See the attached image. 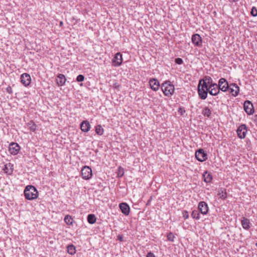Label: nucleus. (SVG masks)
<instances>
[{"instance_id":"f8f14e48","label":"nucleus","mask_w":257,"mask_h":257,"mask_svg":"<svg viewBox=\"0 0 257 257\" xmlns=\"http://www.w3.org/2000/svg\"><path fill=\"white\" fill-rule=\"evenodd\" d=\"M21 80L22 83L25 86H28L31 81V77L28 73H24L21 75Z\"/></svg>"},{"instance_id":"f3484780","label":"nucleus","mask_w":257,"mask_h":257,"mask_svg":"<svg viewBox=\"0 0 257 257\" xmlns=\"http://www.w3.org/2000/svg\"><path fill=\"white\" fill-rule=\"evenodd\" d=\"M13 166H14L12 164L9 163L5 165V167L3 169V170L4 171L6 174L9 175H11L13 174Z\"/></svg>"},{"instance_id":"c85d7f7f","label":"nucleus","mask_w":257,"mask_h":257,"mask_svg":"<svg viewBox=\"0 0 257 257\" xmlns=\"http://www.w3.org/2000/svg\"><path fill=\"white\" fill-rule=\"evenodd\" d=\"M192 217L195 218L196 219H199L200 218V215L199 212L197 210H193L191 213Z\"/></svg>"},{"instance_id":"cd10ccee","label":"nucleus","mask_w":257,"mask_h":257,"mask_svg":"<svg viewBox=\"0 0 257 257\" xmlns=\"http://www.w3.org/2000/svg\"><path fill=\"white\" fill-rule=\"evenodd\" d=\"M104 130L101 125L98 124L95 126V132L98 135L101 136Z\"/></svg>"},{"instance_id":"dca6fc26","label":"nucleus","mask_w":257,"mask_h":257,"mask_svg":"<svg viewBox=\"0 0 257 257\" xmlns=\"http://www.w3.org/2000/svg\"><path fill=\"white\" fill-rule=\"evenodd\" d=\"M191 39L192 43L197 46H200L202 44L201 38L199 34H196L193 35Z\"/></svg>"},{"instance_id":"ea45409f","label":"nucleus","mask_w":257,"mask_h":257,"mask_svg":"<svg viewBox=\"0 0 257 257\" xmlns=\"http://www.w3.org/2000/svg\"><path fill=\"white\" fill-rule=\"evenodd\" d=\"M117 238L120 241H123V236L122 234H118L117 236Z\"/></svg>"},{"instance_id":"a878e982","label":"nucleus","mask_w":257,"mask_h":257,"mask_svg":"<svg viewBox=\"0 0 257 257\" xmlns=\"http://www.w3.org/2000/svg\"><path fill=\"white\" fill-rule=\"evenodd\" d=\"M67 252L69 254L73 255L76 252L75 246L73 244H69L67 246Z\"/></svg>"},{"instance_id":"423d86ee","label":"nucleus","mask_w":257,"mask_h":257,"mask_svg":"<svg viewBox=\"0 0 257 257\" xmlns=\"http://www.w3.org/2000/svg\"><path fill=\"white\" fill-rule=\"evenodd\" d=\"M20 150V147L16 143H11L9 145V151L12 155H17L19 153Z\"/></svg>"},{"instance_id":"aec40b11","label":"nucleus","mask_w":257,"mask_h":257,"mask_svg":"<svg viewBox=\"0 0 257 257\" xmlns=\"http://www.w3.org/2000/svg\"><path fill=\"white\" fill-rule=\"evenodd\" d=\"M149 82L150 85L152 89L156 91L159 89L160 83L157 80L155 79L150 80Z\"/></svg>"},{"instance_id":"f704fd0d","label":"nucleus","mask_w":257,"mask_h":257,"mask_svg":"<svg viewBox=\"0 0 257 257\" xmlns=\"http://www.w3.org/2000/svg\"><path fill=\"white\" fill-rule=\"evenodd\" d=\"M251 14L253 17L257 16V9L255 7H253L251 9Z\"/></svg>"},{"instance_id":"e433bc0d","label":"nucleus","mask_w":257,"mask_h":257,"mask_svg":"<svg viewBox=\"0 0 257 257\" xmlns=\"http://www.w3.org/2000/svg\"><path fill=\"white\" fill-rule=\"evenodd\" d=\"M178 112L181 115H183L184 114V113L186 112V111L184 109V108H179L178 109Z\"/></svg>"},{"instance_id":"473e14b6","label":"nucleus","mask_w":257,"mask_h":257,"mask_svg":"<svg viewBox=\"0 0 257 257\" xmlns=\"http://www.w3.org/2000/svg\"><path fill=\"white\" fill-rule=\"evenodd\" d=\"M112 87L116 90H119L121 87V85L117 82H114L112 84Z\"/></svg>"},{"instance_id":"2f4dec72","label":"nucleus","mask_w":257,"mask_h":257,"mask_svg":"<svg viewBox=\"0 0 257 257\" xmlns=\"http://www.w3.org/2000/svg\"><path fill=\"white\" fill-rule=\"evenodd\" d=\"M174 238H175V235L173 233H172V232H170L168 234L167 239L169 241H173L174 240Z\"/></svg>"},{"instance_id":"4be33fe9","label":"nucleus","mask_w":257,"mask_h":257,"mask_svg":"<svg viewBox=\"0 0 257 257\" xmlns=\"http://www.w3.org/2000/svg\"><path fill=\"white\" fill-rule=\"evenodd\" d=\"M204 181L206 183H210L212 180V176L210 173L207 171L205 172L203 174Z\"/></svg>"},{"instance_id":"5701e85b","label":"nucleus","mask_w":257,"mask_h":257,"mask_svg":"<svg viewBox=\"0 0 257 257\" xmlns=\"http://www.w3.org/2000/svg\"><path fill=\"white\" fill-rule=\"evenodd\" d=\"M87 221L91 224H94L96 220V218L94 214H89L87 215Z\"/></svg>"},{"instance_id":"2eb2a0df","label":"nucleus","mask_w":257,"mask_h":257,"mask_svg":"<svg viewBox=\"0 0 257 257\" xmlns=\"http://www.w3.org/2000/svg\"><path fill=\"white\" fill-rule=\"evenodd\" d=\"M66 79L64 75L59 74L56 77V81L58 86H64L65 84Z\"/></svg>"},{"instance_id":"39448f33","label":"nucleus","mask_w":257,"mask_h":257,"mask_svg":"<svg viewBox=\"0 0 257 257\" xmlns=\"http://www.w3.org/2000/svg\"><path fill=\"white\" fill-rule=\"evenodd\" d=\"M196 158L200 162H204L207 159V155L203 149H199L195 153Z\"/></svg>"},{"instance_id":"f03ea898","label":"nucleus","mask_w":257,"mask_h":257,"mask_svg":"<svg viewBox=\"0 0 257 257\" xmlns=\"http://www.w3.org/2000/svg\"><path fill=\"white\" fill-rule=\"evenodd\" d=\"M24 193L25 198L29 200H34L38 197V192L36 188L32 185L27 186Z\"/></svg>"},{"instance_id":"20e7f679","label":"nucleus","mask_w":257,"mask_h":257,"mask_svg":"<svg viewBox=\"0 0 257 257\" xmlns=\"http://www.w3.org/2000/svg\"><path fill=\"white\" fill-rule=\"evenodd\" d=\"M81 175L83 179L89 180L92 177V170L89 166H85L81 170Z\"/></svg>"},{"instance_id":"6ab92c4d","label":"nucleus","mask_w":257,"mask_h":257,"mask_svg":"<svg viewBox=\"0 0 257 257\" xmlns=\"http://www.w3.org/2000/svg\"><path fill=\"white\" fill-rule=\"evenodd\" d=\"M112 63L114 64H121L122 63V55L120 53L118 52L114 55L112 60Z\"/></svg>"},{"instance_id":"412c9836","label":"nucleus","mask_w":257,"mask_h":257,"mask_svg":"<svg viewBox=\"0 0 257 257\" xmlns=\"http://www.w3.org/2000/svg\"><path fill=\"white\" fill-rule=\"evenodd\" d=\"M241 224L242 227L246 230H247L250 227V221L248 219L243 217L241 220Z\"/></svg>"},{"instance_id":"f257e3e1","label":"nucleus","mask_w":257,"mask_h":257,"mask_svg":"<svg viewBox=\"0 0 257 257\" xmlns=\"http://www.w3.org/2000/svg\"><path fill=\"white\" fill-rule=\"evenodd\" d=\"M211 79L209 78H205L199 81L198 85V92L199 97L202 99H205L207 98L209 90V85Z\"/></svg>"},{"instance_id":"0eeeda50","label":"nucleus","mask_w":257,"mask_h":257,"mask_svg":"<svg viewBox=\"0 0 257 257\" xmlns=\"http://www.w3.org/2000/svg\"><path fill=\"white\" fill-rule=\"evenodd\" d=\"M217 85L219 90H221L223 92L226 91L228 90L229 86L227 81L223 78L219 79L218 84Z\"/></svg>"},{"instance_id":"37998d69","label":"nucleus","mask_w":257,"mask_h":257,"mask_svg":"<svg viewBox=\"0 0 257 257\" xmlns=\"http://www.w3.org/2000/svg\"><path fill=\"white\" fill-rule=\"evenodd\" d=\"M63 24V22H61L60 23V25H62Z\"/></svg>"},{"instance_id":"1a4fd4ad","label":"nucleus","mask_w":257,"mask_h":257,"mask_svg":"<svg viewBox=\"0 0 257 257\" xmlns=\"http://www.w3.org/2000/svg\"><path fill=\"white\" fill-rule=\"evenodd\" d=\"M246 126L244 124L240 125L237 130V134L240 139H244L247 133Z\"/></svg>"},{"instance_id":"c03bdc74","label":"nucleus","mask_w":257,"mask_h":257,"mask_svg":"<svg viewBox=\"0 0 257 257\" xmlns=\"http://www.w3.org/2000/svg\"><path fill=\"white\" fill-rule=\"evenodd\" d=\"M255 246L257 247V242L255 243Z\"/></svg>"},{"instance_id":"a211bd4d","label":"nucleus","mask_w":257,"mask_h":257,"mask_svg":"<svg viewBox=\"0 0 257 257\" xmlns=\"http://www.w3.org/2000/svg\"><path fill=\"white\" fill-rule=\"evenodd\" d=\"M80 128L82 132H88L90 128V124L88 121L83 120L80 124Z\"/></svg>"},{"instance_id":"393cba45","label":"nucleus","mask_w":257,"mask_h":257,"mask_svg":"<svg viewBox=\"0 0 257 257\" xmlns=\"http://www.w3.org/2000/svg\"><path fill=\"white\" fill-rule=\"evenodd\" d=\"M218 195L220 198L224 200L227 197V193L225 189H221L219 190Z\"/></svg>"},{"instance_id":"58836bf2","label":"nucleus","mask_w":257,"mask_h":257,"mask_svg":"<svg viewBox=\"0 0 257 257\" xmlns=\"http://www.w3.org/2000/svg\"><path fill=\"white\" fill-rule=\"evenodd\" d=\"M175 62L177 64H181L183 63V60L181 58H178L175 59Z\"/></svg>"},{"instance_id":"9b49d317","label":"nucleus","mask_w":257,"mask_h":257,"mask_svg":"<svg viewBox=\"0 0 257 257\" xmlns=\"http://www.w3.org/2000/svg\"><path fill=\"white\" fill-rule=\"evenodd\" d=\"M198 209L202 214H206L208 212V206L204 201H201L198 204Z\"/></svg>"},{"instance_id":"7ed1b4c3","label":"nucleus","mask_w":257,"mask_h":257,"mask_svg":"<svg viewBox=\"0 0 257 257\" xmlns=\"http://www.w3.org/2000/svg\"><path fill=\"white\" fill-rule=\"evenodd\" d=\"M162 91L167 96H171L174 92V86L170 81H167L162 84Z\"/></svg>"},{"instance_id":"79ce46f5","label":"nucleus","mask_w":257,"mask_h":257,"mask_svg":"<svg viewBox=\"0 0 257 257\" xmlns=\"http://www.w3.org/2000/svg\"><path fill=\"white\" fill-rule=\"evenodd\" d=\"M230 2H237L238 0H229Z\"/></svg>"},{"instance_id":"b1692460","label":"nucleus","mask_w":257,"mask_h":257,"mask_svg":"<svg viewBox=\"0 0 257 257\" xmlns=\"http://www.w3.org/2000/svg\"><path fill=\"white\" fill-rule=\"evenodd\" d=\"M202 113L205 117H209L211 114V110L209 107H205L203 108Z\"/></svg>"},{"instance_id":"4c0bfd02","label":"nucleus","mask_w":257,"mask_h":257,"mask_svg":"<svg viewBox=\"0 0 257 257\" xmlns=\"http://www.w3.org/2000/svg\"><path fill=\"white\" fill-rule=\"evenodd\" d=\"M6 91L9 93V94H12L13 93V90H12V89L11 88V87L10 86H8L7 88H6Z\"/></svg>"},{"instance_id":"4468645a","label":"nucleus","mask_w":257,"mask_h":257,"mask_svg":"<svg viewBox=\"0 0 257 257\" xmlns=\"http://www.w3.org/2000/svg\"><path fill=\"white\" fill-rule=\"evenodd\" d=\"M119 208L121 212L125 215H128L130 212V208L126 203H121L119 204Z\"/></svg>"},{"instance_id":"a19ab883","label":"nucleus","mask_w":257,"mask_h":257,"mask_svg":"<svg viewBox=\"0 0 257 257\" xmlns=\"http://www.w3.org/2000/svg\"><path fill=\"white\" fill-rule=\"evenodd\" d=\"M147 257H155V256L153 253L150 252L147 254Z\"/></svg>"},{"instance_id":"9d476101","label":"nucleus","mask_w":257,"mask_h":257,"mask_svg":"<svg viewBox=\"0 0 257 257\" xmlns=\"http://www.w3.org/2000/svg\"><path fill=\"white\" fill-rule=\"evenodd\" d=\"M244 109L245 111L248 115L253 114L254 112V109L252 104L250 101L246 100L244 103Z\"/></svg>"},{"instance_id":"c756f323","label":"nucleus","mask_w":257,"mask_h":257,"mask_svg":"<svg viewBox=\"0 0 257 257\" xmlns=\"http://www.w3.org/2000/svg\"><path fill=\"white\" fill-rule=\"evenodd\" d=\"M124 169L121 167H119L117 169V175L119 178L122 177L124 175Z\"/></svg>"},{"instance_id":"c9c22d12","label":"nucleus","mask_w":257,"mask_h":257,"mask_svg":"<svg viewBox=\"0 0 257 257\" xmlns=\"http://www.w3.org/2000/svg\"><path fill=\"white\" fill-rule=\"evenodd\" d=\"M182 215L185 219H187L189 218V213L186 210H184L182 212Z\"/></svg>"},{"instance_id":"ddd939ff","label":"nucleus","mask_w":257,"mask_h":257,"mask_svg":"<svg viewBox=\"0 0 257 257\" xmlns=\"http://www.w3.org/2000/svg\"><path fill=\"white\" fill-rule=\"evenodd\" d=\"M228 90L232 95L235 96L239 91V88L236 84L232 83L229 85Z\"/></svg>"},{"instance_id":"72a5a7b5","label":"nucleus","mask_w":257,"mask_h":257,"mask_svg":"<svg viewBox=\"0 0 257 257\" xmlns=\"http://www.w3.org/2000/svg\"><path fill=\"white\" fill-rule=\"evenodd\" d=\"M84 80V76L83 75L80 74L77 76L76 81L77 82H82Z\"/></svg>"},{"instance_id":"7c9ffc66","label":"nucleus","mask_w":257,"mask_h":257,"mask_svg":"<svg viewBox=\"0 0 257 257\" xmlns=\"http://www.w3.org/2000/svg\"><path fill=\"white\" fill-rule=\"evenodd\" d=\"M29 128L32 132H35L37 129V125L33 123V121L28 123Z\"/></svg>"},{"instance_id":"bb28decb","label":"nucleus","mask_w":257,"mask_h":257,"mask_svg":"<svg viewBox=\"0 0 257 257\" xmlns=\"http://www.w3.org/2000/svg\"><path fill=\"white\" fill-rule=\"evenodd\" d=\"M65 222L69 225H72L73 223V219L70 215H67L64 217Z\"/></svg>"},{"instance_id":"6e6552de","label":"nucleus","mask_w":257,"mask_h":257,"mask_svg":"<svg viewBox=\"0 0 257 257\" xmlns=\"http://www.w3.org/2000/svg\"><path fill=\"white\" fill-rule=\"evenodd\" d=\"M219 91L220 90L218 85L215 83H212L210 81L208 90V92L211 95H216L219 93Z\"/></svg>"}]
</instances>
